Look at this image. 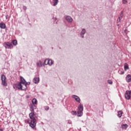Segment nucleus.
Instances as JSON below:
<instances>
[{
  "label": "nucleus",
  "mask_w": 131,
  "mask_h": 131,
  "mask_svg": "<svg viewBox=\"0 0 131 131\" xmlns=\"http://www.w3.org/2000/svg\"><path fill=\"white\" fill-rule=\"evenodd\" d=\"M17 88L22 91H25L27 89V82L22 77H20V82L18 83Z\"/></svg>",
  "instance_id": "1"
},
{
  "label": "nucleus",
  "mask_w": 131,
  "mask_h": 131,
  "mask_svg": "<svg viewBox=\"0 0 131 131\" xmlns=\"http://www.w3.org/2000/svg\"><path fill=\"white\" fill-rule=\"evenodd\" d=\"M82 111H83V105L82 104H80L78 107L77 116L79 117H81L83 114Z\"/></svg>",
  "instance_id": "2"
},
{
  "label": "nucleus",
  "mask_w": 131,
  "mask_h": 131,
  "mask_svg": "<svg viewBox=\"0 0 131 131\" xmlns=\"http://www.w3.org/2000/svg\"><path fill=\"white\" fill-rule=\"evenodd\" d=\"M27 122L28 123H29V126L32 128H34V127H35V126H36V120L27 119Z\"/></svg>",
  "instance_id": "3"
},
{
  "label": "nucleus",
  "mask_w": 131,
  "mask_h": 131,
  "mask_svg": "<svg viewBox=\"0 0 131 131\" xmlns=\"http://www.w3.org/2000/svg\"><path fill=\"white\" fill-rule=\"evenodd\" d=\"M53 64H54V61L52 60V59H46L44 61L45 65H49V66H52Z\"/></svg>",
  "instance_id": "4"
},
{
  "label": "nucleus",
  "mask_w": 131,
  "mask_h": 131,
  "mask_svg": "<svg viewBox=\"0 0 131 131\" xmlns=\"http://www.w3.org/2000/svg\"><path fill=\"white\" fill-rule=\"evenodd\" d=\"M4 47H5V48L6 49H11L12 48H13V45L11 44V43L5 42L4 43Z\"/></svg>",
  "instance_id": "5"
},
{
  "label": "nucleus",
  "mask_w": 131,
  "mask_h": 131,
  "mask_svg": "<svg viewBox=\"0 0 131 131\" xmlns=\"http://www.w3.org/2000/svg\"><path fill=\"white\" fill-rule=\"evenodd\" d=\"M1 77L3 85H4V86H7L8 83H7V81H6V76H5V75H2Z\"/></svg>",
  "instance_id": "6"
},
{
  "label": "nucleus",
  "mask_w": 131,
  "mask_h": 131,
  "mask_svg": "<svg viewBox=\"0 0 131 131\" xmlns=\"http://www.w3.org/2000/svg\"><path fill=\"white\" fill-rule=\"evenodd\" d=\"M130 96H131V92L130 91H126L125 94V98L127 100H129V99H130Z\"/></svg>",
  "instance_id": "7"
},
{
  "label": "nucleus",
  "mask_w": 131,
  "mask_h": 131,
  "mask_svg": "<svg viewBox=\"0 0 131 131\" xmlns=\"http://www.w3.org/2000/svg\"><path fill=\"white\" fill-rule=\"evenodd\" d=\"M66 20L69 22V23H72V21H73V19L71 16L68 15L66 17Z\"/></svg>",
  "instance_id": "8"
},
{
  "label": "nucleus",
  "mask_w": 131,
  "mask_h": 131,
  "mask_svg": "<svg viewBox=\"0 0 131 131\" xmlns=\"http://www.w3.org/2000/svg\"><path fill=\"white\" fill-rule=\"evenodd\" d=\"M34 116H35V115H34V113H33V112H32L31 113H30L29 117L31 120H36Z\"/></svg>",
  "instance_id": "9"
},
{
  "label": "nucleus",
  "mask_w": 131,
  "mask_h": 131,
  "mask_svg": "<svg viewBox=\"0 0 131 131\" xmlns=\"http://www.w3.org/2000/svg\"><path fill=\"white\" fill-rule=\"evenodd\" d=\"M85 32H86V31L85 30V29H82L80 33V35L82 38H83V37H84L83 35L85 34Z\"/></svg>",
  "instance_id": "10"
},
{
  "label": "nucleus",
  "mask_w": 131,
  "mask_h": 131,
  "mask_svg": "<svg viewBox=\"0 0 131 131\" xmlns=\"http://www.w3.org/2000/svg\"><path fill=\"white\" fill-rule=\"evenodd\" d=\"M73 99H75V100L78 103H80V98L76 95H73Z\"/></svg>",
  "instance_id": "11"
},
{
  "label": "nucleus",
  "mask_w": 131,
  "mask_h": 131,
  "mask_svg": "<svg viewBox=\"0 0 131 131\" xmlns=\"http://www.w3.org/2000/svg\"><path fill=\"white\" fill-rule=\"evenodd\" d=\"M36 67L38 68L42 67V62L41 61L39 60L36 63Z\"/></svg>",
  "instance_id": "12"
},
{
  "label": "nucleus",
  "mask_w": 131,
  "mask_h": 131,
  "mask_svg": "<svg viewBox=\"0 0 131 131\" xmlns=\"http://www.w3.org/2000/svg\"><path fill=\"white\" fill-rule=\"evenodd\" d=\"M33 82H34V83H38V82H39V77H35L34 78L33 80Z\"/></svg>",
  "instance_id": "13"
},
{
  "label": "nucleus",
  "mask_w": 131,
  "mask_h": 131,
  "mask_svg": "<svg viewBox=\"0 0 131 131\" xmlns=\"http://www.w3.org/2000/svg\"><path fill=\"white\" fill-rule=\"evenodd\" d=\"M126 81L127 82H130L131 81V75H128L126 77Z\"/></svg>",
  "instance_id": "14"
},
{
  "label": "nucleus",
  "mask_w": 131,
  "mask_h": 131,
  "mask_svg": "<svg viewBox=\"0 0 131 131\" xmlns=\"http://www.w3.org/2000/svg\"><path fill=\"white\" fill-rule=\"evenodd\" d=\"M124 69L125 71H126L127 70H129V67H128V64H127V63H124Z\"/></svg>",
  "instance_id": "15"
},
{
  "label": "nucleus",
  "mask_w": 131,
  "mask_h": 131,
  "mask_svg": "<svg viewBox=\"0 0 131 131\" xmlns=\"http://www.w3.org/2000/svg\"><path fill=\"white\" fill-rule=\"evenodd\" d=\"M30 108H31V112H33L34 109H36V106L34 105V104H32L30 106Z\"/></svg>",
  "instance_id": "16"
},
{
  "label": "nucleus",
  "mask_w": 131,
  "mask_h": 131,
  "mask_svg": "<svg viewBox=\"0 0 131 131\" xmlns=\"http://www.w3.org/2000/svg\"><path fill=\"white\" fill-rule=\"evenodd\" d=\"M0 28L2 29H5V28H6V24H5L4 23H1L0 24Z\"/></svg>",
  "instance_id": "17"
},
{
  "label": "nucleus",
  "mask_w": 131,
  "mask_h": 131,
  "mask_svg": "<svg viewBox=\"0 0 131 131\" xmlns=\"http://www.w3.org/2000/svg\"><path fill=\"white\" fill-rule=\"evenodd\" d=\"M53 6L56 7L57 5H58V3H59V0H53Z\"/></svg>",
  "instance_id": "18"
},
{
  "label": "nucleus",
  "mask_w": 131,
  "mask_h": 131,
  "mask_svg": "<svg viewBox=\"0 0 131 131\" xmlns=\"http://www.w3.org/2000/svg\"><path fill=\"white\" fill-rule=\"evenodd\" d=\"M127 126V124H123L121 125V127L122 128H123V129H125V128H126Z\"/></svg>",
  "instance_id": "19"
},
{
  "label": "nucleus",
  "mask_w": 131,
  "mask_h": 131,
  "mask_svg": "<svg viewBox=\"0 0 131 131\" xmlns=\"http://www.w3.org/2000/svg\"><path fill=\"white\" fill-rule=\"evenodd\" d=\"M32 103L33 104H37V100H36V99L35 98H34L33 100H32Z\"/></svg>",
  "instance_id": "20"
},
{
  "label": "nucleus",
  "mask_w": 131,
  "mask_h": 131,
  "mask_svg": "<svg viewBox=\"0 0 131 131\" xmlns=\"http://www.w3.org/2000/svg\"><path fill=\"white\" fill-rule=\"evenodd\" d=\"M118 117H121L122 116V111H118Z\"/></svg>",
  "instance_id": "21"
},
{
  "label": "nucleus",
  "mask_w": 131,
  "mask_h": 131,
  "mask_svg": "<svg viewBox=\"0 0 131 131\" xmlns=\"http://www.w3.org/2000/svg\"><path fill=\"white\" fill-rule=\"evenodd\" d=\"M12 43L13 46H17V40H13L12 41Z\"/></svg>",
  "instance_id": "22"
},
{
  "label": "nucleus",
  "mask_w": 131,
  "mask_h": 131,
  "mask_svg": "<svg viewBox=\"0 0 131 131\" xmlns=\"http://www.w3.org/2000/svg\"><path fill=\"white\" fill-rule=\"evenodd\" d=\"M122 17H123V12L121 11V16L119 17V19L121 20V19H122Z\"/></svg>",
  "instance_id": "23"
},
{
  "label": "nucleus",
  "mask_w": 131,
  "mask_h": 131,
  "mask_svg": "<svg viewBox=\"0 0 131 131\" xmlns=\"http://www.w3.org/2000/svg\"><path fill=\"white\" fill-rule=\"evenodd\" d=\"M107 83L109 84H112L113 83V82H112V80H107Z\"/></svg>",
  "instance_id": "24"
},
{
  "label": "nucleus",
  "mask_w": 131,
  "mask_h": 131,
  "mask_svg": "<svg viewBox=\"0 0 131 131\" xmlns=\"http://www.w3.org/2000/svg\"><path fill=\"white\" fill-rule=\"evenodd\" d=\"M119 73H120V74H124V72L122 71L121 70H119Z\"/></svg>",
  "instance_id": "25"
},
{
  "label": "nucleus",
  "mask_w": 131,
  "mask_h": 131,
  "mask_svg": "<svg viewBox=\"0 0 131 131\" xmlns=\"http://www.w3.org/2000/svg\"><path fill=\"white\" fill-rule=\"evenodd\" d=\"M72 115H76V111L72 112Z\"/></svg>",
  "instance_id": "26"
},
{
  "label": "nucleus",
  "mask_w": 131,
  "mask_h": 131,
  "mask_svg": "<svg viewBox=\"0 0 131 131\" xmlns=\"http://www.w3.org/2000/svg\"><path fill=\"white\" fill-rule=\"evenodd\" d=\"M122 3H123V4H127V1L123 0Z\"/></svg>",
  "instance_id": "27"
},
{
  "label": "nucleus",
  "mask_w": 131,
  "mask_h": 131,
  "mask_svg": "<svg viewBox=\"0 0 131 131\" xmlns=\"http://www.w3.org/2000/svg\"><path fill=\"white\" fill-rule=\"evenodd\" d=\"M26 9H27V7H26V6L23 7V9L24 10H26Z\"/></svg>",
  "instance_id": "28"
},
{
  "label": "nucleus",
  "mask_w": 131,
  "mask_h": 131,
  "mask_svg": "<svg viewBox=\"0 0 131 131\" xmlns=\"http://www.w3.org/2000/svg\"><path fill=\"white\" fill-rule=\"evenodd\" d=\"M120 19H119V18H118V19H117V23H119V22H120Z\"/></svg>",
  "instance_id": "29"
},
{
  "label": "nucleus",
  "mask_w": 131,
  "mask_h": 131,
  "mask_svg": "<svg viewBox=\"0 0 131 131\" xmlns=\"http://www.w3.org/2000/svg\"><path fill=\"white\" fill-rule=\"evenodd\" d=\"M68 123H69V124H71L72 123V122H71V121H69Z\"/></svg>",
  "instance_id": "30"
},
{
  "label": "nucleus",
  "mask_w": 131,
  "mask_h": 131,
  "mask_svg": "<svg viewBox=\"0 0 131 131\" xmlns=\"http://www.w3.org/2000/svg\"><path fill=\"white\" fill-rule=\"evenodd\" d=\"M45 110H49V106H46Z\"/></svg>",
  "instance_id": "31"
},
{
  "label": "nucleus",
  "mask_w": 131,
  "mask_h": 131,
  "mask_svg": "<svg viewBox=\"0 0 131 131\" xmlns=\"http://www.w3.org/2000/svg\"><path fill=\"white\" fill-rule=\"evenodd\" d=\"M0 131H3V130L2 129H0Z\"/></svg>",
  "instance_id": "32"
},
{
  "label": "nucleus",
  "mask_w": 131,
  "mask_h": 131,
  "mask_svg": "<svg viewBox=\"0 0 131 131\" xmlns=\"http://www.w3.org/2000/svg\"><path fill=\"white\" fill-rule=\"evenodd\" d=\"M55 20H57V18H55Z\"/></svg>",
  "instance_id": "33"
},
{
  "label": "nucleus",
  "mask_w": 131,
  "mask_h": 131,
  "mask_svg": "<svg viewBox=\"0 0 131 131\" xmlns=\"http://www.w3.org/2000/svg\"><path fill=\"white\" fill-rule=\"evenodd\" d=\"M6 18H8V17H7V16H6Z\"/></svg>",
  "instance_id": "34"
},
{
  "label": "nucleus",
  "mask_w": 131,
  "mask_h": 131,
  "mask_svg": "<svg viewBox=\"0 0 131 131\" xmlns=\"http://www.w3.org/2000/svg\"><path fill=\"white\" fill-rule=\"evenodd\" d=\"M6 18H8V17H7V16H6Z\"/></svg>",
  "instance_id": "35"
}]
</instances>
